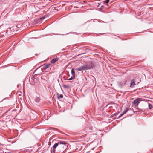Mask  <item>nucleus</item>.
Here are the masks:
<instances>
[{
	"label": "nucleus",
	"mask_w": 153,
	"mask_h": 153,
	"mask_svg": "<svg viewBox=\"0 0 153 153\" xmlns=\"http://www.w3.org/2000/svg\"><path fill=\"white\" fill-rule=\"evenodd\" d=\"M67 144L66 142L63 141H59V142L55 143L52 148L53 149H56V152H61V153H64V152L65 150V148H64V145Z\"/></svg>",
	"instance_id": "obj_1"
},
{
	"label": "nucleus",
	"mask_w": 153,
	"mask_h": 153,
	"mask_svg": "<svg viewBox=\"0 0 153 153\" xmlns=\"http://www.w3.org/2000/svg\"><path fill=\"white\" fill-rule=\"evenodd\" d=\"M95 65L92 62H90L88 64L76 68V70L79 71L85 70L92 68L95 67Z\"/></svg>",
	"instance_id": "obj_2"
},
{
	"label": "nucleus",
	"mask_w": 153,
	"mask_h": 153,
	"mask_svg": "<svg viewBox=\"0 0 153 153\" xmlns=\"http://www.w3.org/2000/svg\"><path fill=\"white\" fill-rule=\"evenodd\" d=\"M141 98H138L132 102V105L136 104V106H137L138 104L141 101Z\"/></svg>",
	"instance_id": "obj_3"
},
{
	"label": "nucleus",
	"mask_w": 153,
	"mask_h": 153,
	"mask_svg": "<svg viewBox=\"0 0 153 153\" xmlns=\"http://www.w3.org/2000/svg\"><path fill=\"white\" fill-rule=\"evenodd\" d=\"M44 69L45 70L47 68L51 67V65L49 63L45 64L42 65V66Z\"/></svg>",
	"instance_id": "obj_4"
},
{
	"label": "nucleus",
	"mask_w": 153,
	"mask_h": 153,
	"mask_svg": "<svg viewBox=\"0 0 153 153\" xmlns=\"http://www.w3.org/2000/svg\"><path fill=\"white\" fill-rule=\"evenodd\" d=\"M135 85V81L134 79L131 80L130 82V87L131 88H133Z\"/></svg>",
	"instance_id": "obj_5"
},
{
	"label": "nucleus",
	"mask_w": 153,
	"mask_h": 153,
	"mask_svg": "<svg viewBox=\"0 0 153 153\" xmlns=\"http://www.w3.org/2000/svg\"><path fill=\"white\" fill-rule=\"evenodd\" d=\"M59 59V58H56L53 59L51 61V63H54L56 61L58 60Z\"/></svg>",
	"instance_id": "obj_6"
},
{
	"label": "nucleus",
	"mask_w": 153,
	"mask_h": 153,
	"mask_svg": "<svg viewBox=\"0 0 153 153\" xmlns=\"http://www.w3.org/2000/svg\"><path fill=\"white\" fill-rule=\"evenodd\" d=\"M35 101L36 103H39L41 102V100L39 97H37L36 98Z\"/></svg>",
	"instance_id": "obj_7"
},
{
	"label": "nucleus",
	"mask_w": 153,
	"mask_h": 153,
	"mask_svg": "<svg viewBox=\"0 0 153 153\" xmlns=\"http://www.w3.org/2000/svg\"><path fill=\"white\" fill-rule=\"evenodd\" d=\"M71 74L73 76L74 78L75 77V73L74 69L73 68L71 70Z\"/></svg>",
	"instance_id": "obj_8"
},
{
	"label": "nucleus",
	"mask_w": 153,
	"mask_h": 153,
	"mask_svg": "<svg viewBox=\"0 0 153 153\" xmlns=\"http://www.w3.org/2000/svg\"><path fill=\"white\" fill-rule=\"evenodd\" d=\"M57 95H58L57 98L59 99H60L63 97V95L62 94L60 95L59 94H57Z\"/></svg>",
	"instance_id": "obj_9"
},
{
	"label": "nucleus",
	"mask_w": 153,
	"mask_h": 153,
	"mask_svg": "<svg viewBox=\"0 0 153 153\" xmlns=\"http://www.w3.org/2000/svg\"><path fill=\"white\" fill-rule=\"evenodd\" d=\"M129 110L128 108H126V109L123 111L122 113L124 115Z\"/></svg>",
	"instance_id": "obj_10"
},
{
	"label": "nucleus",
	"mask_w": 153,
	"mask_h": 153,
	"mask_svg": "<svg viewBox=\"0 0 153 153\" xmlns=\"http://www.w3.org/2000/svg\"><path fill=\"white\" fill-rule=\"evenodd\" d=\"M148 106H149V109H152L153 108L152 105L150 103H149Z\"/></svg>",
	"instance_id": "obj_11"
},
{
	"label": "nucleus",
	"mask_w": 153,
	"mask_h": 153,
	"mask_svg": "<svg viewBox=\"0 0 153 153\" xmlns=\"http://www.w3.org/2000/svg\"><path fill=\"white\" fill-rule=\"evenodd\" d=\"M118 85L121 88L122 87H123V85H122V83L121 82H118Z\"/></svg>",
	"instance_id": "obj_12"
},
{
	"label": "nucleus",
	"mask_w": 153,
	"mask_h": 153,
	"mask_svg": "<svg viewBox=\"0 0 153 153\" xmlns=\"http://www.w3.org/2000/svg\"><path fill=\"white\" fill-rule=\"evenodd\" d=\"M127 82V80L126 79L124 80L123 82H122V83L124 85Z\"/></svg>",
	"instance_id": "obj_13"
},
{
	"label": "nucleus",
	"mask_w": 153,
	"mask_h": 153,
	"mask_svg": "<svg viewBox=\"0 0 153 153\" xmlns=\"http://www.w3.org/2000/svg\"><path fill=\"white\" fill-rule=\"evenodd\" d=\"M124 114L122 113L119 116V118H120Z\"/></svg>",
	"instance_id": "obj_14"
},
{
	"label": "nucleus",
	"mask_w": 153,
	"mask_h": 153,
	"mask_svg": "<svg viewBox=\"0 0 153 153\" xmlns=\"http://www.w3.org/2000/svg\"><path fill=\"white\" fill-rule=\"evenodd\" d=\"M13 27H11L10 28H9V29H8L7 30V32H8V31L10 30H11V29H13Z\"/></svg>",
	"instance_id": "obj_15"
},
{
	"label": "nucleus",
	"mask_w": 153,
	"mask_h": 153,
	"mask_svg": "<svg viewBox=\"0 0 153 153\" xmlns=\"http://www.w3.org/2000/svg\"><path fill=\"white\" fill-rule=\"evenodd\" d=\"M74 78L73 77H71L70 78L68 79V80H72Z\"/></svg>",
	"instance_id": "obj_16"
},
{
	"label": "nucleus",
	"mask_w": 153,
	"mask_h": 153,
	"mask_svg": "<svg viewBox=\"0 0 153 153\" xmlns=\"http://www.w3.org/2000/svg\"><path fill=\"white\" fill-rule=\"evenodd\" d=\"M109 0H105V3H108L109 2Z\"/></svg>",
	"instance_id": "obj_17"
},
{
	"label": "nucleus",
	"mask_w": 153,
	"mask_h": 153,
	"mask_svg": "<svg viewBox=\"0 0 153 153\" xmlns=\"http://www.w3.org/2000/svg\"><path fill=\"white\" fill-rule=\"evenodd\" d=\"M45 17H42V18H41V19H45Z\"/></svg>",
	"instance_id": "obj_18"
},
{
	"label": "nucleus",
	"mask_w": 153,
	"mask_h": 153,
	"mask_svg": "<svg viewBox=\"0 0 153 153\" xmlns=\"http://www.w3.org/2000/svg\"><path fill=\"white\" fill-rule=\"evenodd\" d=\"M56 35H64L63 34H56Z\"/></svg>",
	"instance_id": "obj_19"
}]
</instances>
